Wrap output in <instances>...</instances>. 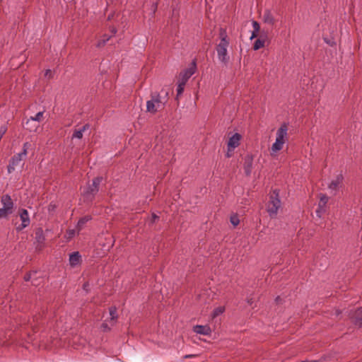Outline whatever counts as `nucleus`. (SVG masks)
Here are the masks:
<instances>
[{"label":"nucleus","instance_id":"obj_1","mask_svg":"<svg viewBox=\"0 0 362 362\" xmlns=\"http://www.w3.org/2000/svg\"><path fill=\"white\" fill-rule=\"evenodd\" d=\"M288 126L287 123H283L277 129L276 133V139L270 149V155L275 156L280 151L288 140Z\"/></svg>","mask_w":362,"mask_h":362},{"label":"nucleus","instance_id":"obj_2","mask_svg":"<svg viewBox=\"0 0 362 362\" xmlns=\"http://www.w3.org/2000/svg\"><path fill=\"white\" fill-rule=\"evenodd\" d=\"M281 207V202L279 197V191L274 189L269 196V201L267 205V211L271 218H276L279 209Z\"/></svg>","mask_w":362,"mask_h":362},{"label":"nucleus","instance_id":"obj_3","mask_svg":"<svg viewBox=\"0 0 362 362\" xmlns=\"http://www.w3.org/2000/svg\"><path fill=\"white\" fill-rule=\"evenodd\" d=\"M166 102L167 99L163 100L159 93H154L151 94V100L146 102V112L154 115L165 107Z\"/></svg>","mask_w":362,"mask_h":362},{"label":"nucleus","instance_id":"obj_4","mask_svg":"<svg viewBox=\"0 0 362 362\" xmlns=\"http://www.w3.org/2000/svg\"><path fill=\"white\" fill-rule=\"evenodd\" d=\"M102 181V177H97L93 180L92 185L87 186L82 192V197L85 202H92L95 195L99 191V185Z\"/></svg>","mask_w":362,"mask_h":362},{"label":"nucleus","instance_id":"obj_5","mask_svg":"<svg viewBox=\"0 0 362 362\" xmlns=\"http://www.w3.org/2000/svg\"><path fill=\"white\" fill-rule=\"evenodd\" d=\"M1 202L3 205L0 208V218H6L13 212V202L8 194H5L1 197Z\"/></svg>","mask_w":362,"mask_h":362},{"label":"nucleus","instance_id":"obj_6","mask_svg":"<svg viewBox=\"0 0 362 362\" xmlns=\"http://www.w3.org/2000/svg\"><path fill=\"white\" fill-rule=\"evenodd\" d=\"M228 45L229 43L219 42L216 46L218 58L224 64H227L229 61V57L227 51Z\"/></svg>","mask_w":362,"mask_h":362},{"label":"nucleus","instance_id":"obj_7","mask_svg":"<svg viewBox=\"0 0 362 362\" xmlns=\"http://www.w3.org/2000/svg\"><path fill=\"white\" fill-rule=\"evenodd\" d=\"M44 110L38 112L35 116H31L29 119H28L25 124V129L30 132H35L38 128V125H33L30 127L29 125L33 122H40L44 119Z\"/></svg>","mask_w":362,"mask_h":362},{"label":"nucleus","instance_id":"obj_8","mask_svg":"<svg viewBox=\"0 0 362 362\" xmlns=\"http://www.w3.org/2000/svg\"><path fill=\"white\" fill-rule=\"evenodd\" d=\"M344 181V176L342 173H339L333 178L328 185V189L336 194L337 192L342 187Z\"/></svg>","mask_w":362,"mask_h":362},{"label":"nucleus","instance_id":"obj_9","mask_svg":"<svg viewBox=\"0 0 362 362\" xmlns=\"http://www.w3.org/2000/svg\"><path fill=\"white\" fill-rule=\"evenodd\" d=\"M19 216L21 221V224L16 227V230L18 231H20L26 228L30 223L28 212L26 209H21L19 211Z\"/></svg>","mask_w":362,"mask_h":362},{"label":"nucleus","instance_id":"obj_10","mask_svg":"<svg viewBox=\"0 0 362 362\" xmlns=\"http://www.w3.org/2000/svg\"><path fill=\"white\" fill-rule=\"evenodd\" d=\"M242 136L239 133H235L229 137L227 142V147H229V150H235L240 143Z\"/></svg>","mask_w":362,"mask_h":362},{"label":"nucleus","instance_id":"obj_11","mask_svg":"<svg viewBox=\"0 0 362 362\" xmlns=\"http://www.w3.org/2000/svg\"><path fill=\"white\" fill-rule=\"evenodd\" d=\"M26 156L22 155V153H19L17 155L11 158L9 165H8V171L9 173L15 170L16 166L18 165L25 158Z\"/></svg>","mask_w":362,"mask_h":362},{"label":"nucleus","instance_id":"obj_12","mask_svg":"<svg viewBox=\"0 0 362 362\" xmlns=\"http://www.w3.org/2000/svg\"><path fill=\"white\" fill-rule=\"evenodd\" d=\"M196 71V63L193 62L192 66L188 69H185L183 72L180 73V81L187 83L188 79L195 73Z\"/></svg>","mask_w":362,"mask_h":362},{"label":"nucleus","instance_id":"obj_13","mask_svg":"<svg viewBox=\"0 0 362 362\" xmlns=\"http://www.w3.org/2000/svg\"><path fill=\"white\" fill-rule=\"evenodd\" d=\"M69 264L72 267L79 265L81 262V255L78 252H74L69 255Z\"/></svg>","mask_w":362,"mask_h":362},{"label":"nucleus","instance_id":"obj_14","mask_svg":"<svg viewBox=\"0 0 362 362\" xmlns=\"http://www.w3.org/2000/svg\"><path fill=\"white\" fill-rule=\"evenodd\" d=\"M193 331L199 334L209 336L211 333V329L208 325H195L193 327Z\"/></svg>","mask_w":362,"mask_h":362},{"label":"nucleus","instance_id":"obj_15","mask_svg":"<svg viewBox=\"0 0 362 362\" xmlns=\"http://www.w3.org/2000/svg\"><path fill=\"white\" fill-rule=\"evenodd\" d=\"M252 161L253 159L252 156H247L245 158L244 170L247 176H250L252 173Z\"/></svg>","mask_w":362,"mask_h":362},{"label":"nucleus","instance_id":"obj_16","mask_svg":"<svg viewBox=\"0 0 362 362\" xmlns=\"http://www.w3.org/2000/svg\"><path fill=\"white\" fill-rule=\"evenodd\" d=\"M90 128V125L88 124H84L81 129H75L74 134H72L71 139H81L83 137V132Z\"/></svg>","mask_w":362,"mask_h":362},{"label":"nucleus","instance_id":"obj_17","mask_svg":"<svg viewBox=\"0 0 362 362\" xmlns=\"http://www.w3.org/2000/svg\"><path fill=\"white\" fill-rule=\"evenodd\" d=\"M117 317H118V315H117V308L115 307H111L110 308V319L108 321L110 326H113L115 324Z\"/></svg>","mask_w":362,"mask_h":362},{"label":"nucleus","instance_id":"obj_18","mask_svg":"<svg viewBox=\"0 0 362 362\" xmlns=\"http://www.w3.org/2000/svg\"><path fill=\"white\" fill-rule=\"evenodd\" d=\"M35 240L39 244H42L45 240L43 230L41 228H37L35 232Z\"/></svg>","mask_w":362,"mask_h":362},{"label":"nucleus","instance_id":"obj_19","mask_svg":"<svg viewBox=\"0 0 362 362\" xmlns=\"http://www.w3.org/2000/svg\"><path fill=\"white\" fill-rule=\"evenodd\" d=\"M263 19L264 23H267L268 24L273 25L274 23V17L269 10H266L263 15Z\"/></svg>","mask_w":362,"mask_h":362},{"label":"nucleus","instance_id":"obj_20","mask_svg":"<svg viewBox=\"0 0 362 362\" xmlns=\"http://www.w3.org/2000/svg\"><path fill=\"white\" fill-rule=\"evenodd\" d=\"M354 322L362 327V308L358 309L354 313Z\"/></svg>","mask_w":362,"mask_h":362},{"label":"nucleus","instance_id":"obj_21","mask_svg":"<svg viewBox=\"0 0 362 362\" xmlns=\"http://www.w3.org/2000/svg\"><path fill=\"white\" fill-rule=\"evenodd\" d=\"M329 200V198L325 194H320V202H319V208L322 209V211H325L326 204Z\"/></svg>","mask_w":362,"mask_h":362},{"label":"nucleus","instance_id":"obj_22","mask_svg":"<svg viewBox=\"0 0 362 362\" xmlns=\"http://www.w3.org/2000/svg\"><path fill=\"white\" fill-rule=\"evenodd\" d=\"M219 37L221 40L220 42L229 43L226 30L222 28L219 30Z\"/></svg>","mask_w":362,"mask_h":362},{"label":"nucleus","instance_id":"obj_23","mask_svg":"<svg viewBox=\"0 0 362 362\" xmlns=\"http://www.w3.org/2000/svg\"><path fill=\"white\" fill-rule=\"evenodd\" d=\"M90 219H91V217L89 216H84V217L81 218V219H79V221H78V225H77V228H78V230H81V228H83V226Z\"/></svg>","mask_w":362,"mask_h":362},{"label":"nucleus","instance_id":"obj_24","mask_svg":"<svg viewBox=\"0 0 362 362\" xmlns=\"http://www.w3.org/2000/svg\"><path fill=\"white\" fill-rule=\"evenodd\" d=\"M252 27H253L254 30L252 33V35L250 37L251 39L257 37V33H259V28H260L259 24L257 21H252Z\"/></svg>","mask_w":362,"mask_h":362},{"label":"nucleus","instance_id":"obj_25","mask_svg":"<svg viewBox=\"0 0 362 362\" xmlns=\"http://www.w3.org/2000/svg\"><path fill=\"white\" fill-rule=\"evenodd\" d=\"M225 311V308L223 306H219L215 308L212 313L213 318L218 317V315L223 314Z\"/></svg>","mask_w":362,"mask_h":362},{"label":"nucleus","instance_id":"obj_26","mask_svg":"<svg viewBox=\"0 0 362 362\" xmlns=\"http://www.w3.org/2000/svg\"><path fill=\"white\" fill-rule=\"evenodd\" d=\"M185 84H186L185 82L179 81V83H178L177 87V97H178L183 93Z\"/></svg>","mask_w":362,"mask_h":362},{"label":"nucleus","instance_id":"obj_27","mask_svg":"<svg viewBox=\"0 0 362 362\" xmlns=\"http://www.w3.org/2000/svg\"><path fill=\"white\" fill-rule=\"evenodd\" d=\"M264 46V40H261V39H257L254 43L253 49L255 50H257V49L263 47Z\"/></svg>","mask_w":362,"mask_h":362},{"label":"nucleus","instance_id":"obj_28","mask_svg":"<svg viewBox=\"0 0 362 362\" xmlns=\"http://www.w3.org/2000/svg\"><path fill=\"white\" fill-rule=\"evenodd\" d=\"M230 221L231 224L233 225L234 226H237L240 223L239 218L235 214L230 216Z\"/></svg>","mask_w":362,"mask_h":362},{"label":"nucleus","instance_id":"obj_29","mask_svg":"<svg viewBox=\"0 0 362 362\" xmlns=\"http://www.w3.org/2000/svg\"><path fill=\"white\" fill-rule=\"evenodd\" d=\"M76 235V231L74 229H70L66 231L65 235V238L68 240H70Z\"/></svg>","mask_w":362,"mask_h":362},{"label":"nucleus","instance_id":"obj_30","mask_svg":"<svg viewBox=\"0 0 362 362\" xmlns=\"http://www.w3.org/2000/svg\"><path fill=\"white\" fill-rule=\"evenodd\" d=\"M30 144L28 142H25L23 146V150L21 153H22V155H27L28 153V148L29 147Z\"/></svg>","mask_w":362,"mask_h":362},{"label":"nucleus","instance_id":"obj_31","mask_svg":"<svg viewBox=\"0 0 362 362\" xmlns=\"http://www.w3.org/2000/svg\"><path fill=\"white\" fill-rule=\"evenodd\" d=\"M102 328L103 329L104 331H107V330H110V326L108 325L107 324V322L105 321L104 322L103 324H102Z\"/></svg>","mask_w":362,"mask_h":362},{"label":"nucleus","instance_id":"obj_32","mask_svg":"<svg viewBox=\"0 0 362 362\" xmlns=\"http://www.w3.org/2000/svg\"><path fill=\"white\" fill-rule=\"evenodd\" d=\"M234 150H229V147H227V152L226 153V156L227 158H230L233 156Z\"/></svg>","mask_w":362,"mask_h":362},{"label":"nucleus","instance_id":"obj_33","mask_svg":"<svg viewBox=\"0 0 362 362\" xmlns=\"http://www.w3.org/2000/svg\"><path fill=\"white\" fill-rule=\"evenodd\" d=\"M108 40H109V37H107V38H106V39H105V40H102V41H99V42H98V45H97V46H98V47H100L101 45H105V42H106L107 41H108Z\"/></svg>","mask_w":362,"mask_h":362},{"label":"nucleus","instance_id":"obj_34","mask_svg":"<svg viewBox=\"0 0 362 362\" xmlns=\"http://www.w3.org/2000/svg\"><path fill=\"white\" fill-rule=\"evenodd\" d=\"M159 218L158 216H157L156 214H153L151 216V223H154L156 220Z\"/></svg>","mask_w":362,"mask_h":362},{"label":"nucleus","instance_id":"obj_35","mask_svg":"<svg viewBox=\"0 0 362 362\" xmlns=\"http://www.w3.org/2000/svg\"><path fill=\"white\" fill-rule=\"evenodd\" d=\"M325 211H322V209H320L319 206L317 207V209L316 210V214L318 217H321V215Z\"/></svg>","mask_w":362,"mask_h":362},{"label":"nucleus","instance_id":"obj_36","mask_svg":"<svg viewBox=\"0 0 362 362\" xmlns=\"http://www.w3.org/2000/svg\"><path fill=\"white\" fill-rule=\"evenodd\" d=\"M35 320H37V318H35V317H33V321H32V322H31V321H30V322H29V323H30V327H31L32 328H34V327H35Z\"/></svg>","mask_w":362,"mask_h":362},{"label":"nucleus","instance_id":"obj_37","mask_svg":"<svg viewBox=\"0 0 362 362\" xmlns=\"http://www.w3.org/2000/svg\"><path fill=\"white\" fill-rule=\"evenodd\" d=\"M32 278V274H27L26 275H25L24 276V279L25 281H30Z\"/></svg>","mask_w":362,"mask_h":362},{"label":"nucleus","instance_id":"obj_38","mask_svg":"<svg viewBox=\"0 0 362 362\" xmlns=\"http://www.w3.org/2000/svg\"><path fill=\"white\" fill-rule=\"evenodd\" d=\"M192 357H193V355H186L185 356V358H192Z\"/></svg>","mask_w":362,"mask_h":362},{"label":"nucleus","instance_id":"obj_39","mask_svg":"<svg viewBox=\"0 0 362 362\" xmlns=\"http://www.w3.org/2000/svg\"><path fill=\"white\" fill-rule=\"evenodd\" d=\"M50 72L51 71L49 69L46 70L45 76H47Z\"/></svg>","mask_w":362,"mask_h":362},{"label":"nucleus","instance_id":"obj_40","mask_svg":"<svg viewBox=\"0 0 362 362\" xmlns=\"http://www.w3.org/2000/svg\"><path fill=\"white\" fill-rule=\"evenodd\" d=\"M247 303H248L250 305H252V299H248V300H247Z\"/></svg>","mask_w":362,"mask_h":362},{"label":"nucleus","instance_id":"obj_41","mask_svg":"<svg viewBox=\"0 0 362 362\" xmlns=\"http://www.w3.org/2000/svg\"><path fill=\"white\" fill-rule=\"evenodd\" d=\"M33 125H37V124L35 122H33V123H32V124H30V125H29V126L30 127V126H33Z\"/></svg>","mask_w":362,"mask_h":362},{"label":"nucleus","instance_id":"obj_42","mask_svg":"<svg viewBox=\"0 0 362 362\" xmlns=\"http://www.w3.org/2000/svg\"><path fill=\"white\" fill-rule=\"evenodd\" d=\"M153 7H154V8H153V12H155V11L156 10V7H157V6L155 4V5H153Z\"/></svg>","mask_w":362,"mask_h":362}]
</instances>
